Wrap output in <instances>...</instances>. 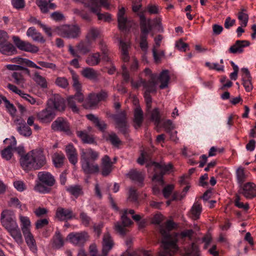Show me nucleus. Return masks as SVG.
Masks as SVG:
<instances>
[{"mask_svg": "<svg viewBox=\"0 0 256 256\" xmlns=\"http://www.w3.org/2000/svg\"><path fill=\"white\" fill-rule=\"evenodd\" d=\"M175 223L170 220H168L164 226H160V232L162 236V243L163 249L159 252V256H172V253L178 249L177 239L172 238L170 232L174 228Z\"/></svg>", "mask_w": 256, "mask_h": 256, "instance_id": "1", "label": "nucleus"}, {"mask_svg": "<svg viewBox=\"0 0 256 256\" xmlns=\"http://www.w3.org/2000/svg\"><path fill=\"white\" fill-rule=\"evenodd\" d=\"M20 162L24 170H38L46 164V158L43 150L36 148L22 156Z\"/></svg>", "mask_w": 256, "mask_h": 256, "instance_id": "2", "label": "nucleus"}, {"mask_svg": "<svg viewBox=\"0 0 256 256\" xmlns=\"http://www.w3.org/2000/svg\"><path fill=\"white\" fill-rule=\"evenodd\" d=\"M99 156L98 152L92 148L82 150L80 156L82 168L86 174H95L99 172L98 165L96 162Z\"/></svg>", "mask_w": 256, "mask_h": 256, "instance_id": "3", "label": "nucleus"}, {"mask_svg": "<svg viewBox=\"0 0 256 256\" xmlns=\"http://www.w3.org/2000/svg\"><path fill=\"white\" fill-rule=\"evenodd\" d=\"M58 35L68 38H76L80 34V28L78 25H63L56 28Z\"/></svg>", "mask_w": 256, "mask_h": 256, "instance_id": "4", "label": "nucleus"}, {"mask_svg": "<svg viewBox=\"0 0 256 256\" xmlns=\"http://www.w3.org/2000/svg\"><path fill=\"white\" fill-rule=\"evenodd\" d=\"M117 20L118 27L122 31H128L136 25L134 22L131 18L127 17L124 7L119 8L117 14Z\"/></svg>", "mask_w": 256, "mask_h": 256, "instance_id": "5", "label": "nucleus"}, {"mask_svg": "<svg viewBox=\"0 0 256 256\" xmlns=\"http://www.w3.org/2000/svg\"><path fill=\"white\" fill-rule=\"evenodd\" d=\"M152 165L154 166V171L156 172L152 180L158 182L160 184L163 185V176L172 168V164L170 163L166 164L163 162L158 163L152 162Z\"/></svg>", "mask_w": 256, "mask_h": 256, "instance_id": "6", "label": "nucleus"}, {"mask_svg": "<svg viewBox=\"0 0 256 256\" xmlns=\"http://www.w3.org/2000/svg\"><path fill=\"white\" fill-rule=\"evenodd\" d=\"M0 220L2 226L6 230L16 227L18 225L14 212L10 210H4L2 212Z\"/></svg>", "mask_w": 256, "mask_h": 256, "instance_id": "7", "label": "nucleus"}, {"mask_svg": "<svg viewBox=\"0 0 256 256\" xmlns=\"http://www.w3.org/2000/svg\"><path fill=\"white\" fill-rule=\"evenodd\" d=\"M128 210H125L121 216V222L114 224V230L120 236H124L127 232L126 227L132 224L131 220L127 217Z\"/></svg>", "mask_w": 256, "mask_h": 256, "instance_id": "8", "label": "nucleus"}, {"mask_svg": "<svg viewBox=\"0 0 256 256\" xmlns=\"http://www.w3.org/2000/svg\"><path fill=\"white\" fill-rule=\"evenodd\" d=\"M112 118L116 122V128L122 133L126 135L128 132L126 112L124 111L121 112L113 115Z\"/></svg>", "mask_w": 256, "mask_h": 256, "instance_id": "9", "label": "nucleus"}, {"mask_svg": "<svg viewBox=\"0 0 256 256\" xmlns=\"http://www.w3.org/2000/svg\"><path fill=\"white\" fill-rule=\"evenodd\" d=\"M12 40L16 46L21 50L31 53H36L39 50L38 46L21 40L18 36H13Z\"/></svg>", "mask_w": 256, "mask_h": 256, "instance_id": "10", "label": "nucleus"}, {"mask_svg": "<svg viewBox=\"0 0 256 256\" xmlns=\"http://www.w3.org/2000/svg\"><path fill=\"white\" fill-rule=\"evenodd\" d=\"M238 192L247 199H252L256 196V184L248 182L240 187Z\"/></svg>", "mask_w": 256, "mask_h": 256, "instance_id": "11", "label": "nucleus"}, {"mask_svg": "<svg viewBox=\"0 0 256 256\" xmlns=\"http://www.w3.org/2000/svg\"><path fill=\"white\" fill-rule=\"evenodd\" d=\"M48 106L52 109L58 111L64 110L66 106L64 99L58 94H54L48 102Z\"/></svg>", "mask_w": 256, "mask_h": 256, "instance_id": "12", "label": "nucleus"}, {"mask_svg": "<svg viewBox=\"0 0 256 256\" xmlns=\"http://www.w3.org/2000/svg\"><path fill=\"white\" fill-rule=\"evenodd\" d=\"M4 144H8V146L1 152V155L3 158L6 160H10L12 156L13 148L16 146V138L12 136L10 138H6L4 140Z\"/></svg>", "mask_w": 256, "mask_h": 256, "instance_id": "13", "label": "nucleus"}, {"mask_svg": "<svg viewBox=\"0 0 256 256\" xmlns=\"http://www.w3.org/2000/svg\"><path fill=\"white\" fill-rule=\"evenodd\" d=\"M68 239L74 244L82 246L88 240V235L86 232H73L68 234Z\"/></svg>", "mask_w": 256, "mask_h": 256, "instance_id": "14", "label": "nucleus"}, {"mask_svg": "<svg viewBox=\"0 0 256 256\" xmlns=\"http://www.w3.org/2000/svg\"><path fill=\"white\" fill-rule=\"evenodd\" d=\"M84 100V96L81 92V90L76 91L74 96H69L68 98V104L72 110L75 113L78 112L79 108L76 105V102H82Z\"/></svg>", "mask_w": 256, "mask_h": 256, "instance_id": "15", "label": "nucleus"}, {"mask_svg": "<svg viewBox=\"0 0 256 256\" xmlns=\"http://www.w3.org/2000/svg\"><path fill=\"white\" fill-rule=\"evenodd\" d=\"M56 114L54 110L48 106V107L38 114V120L42 122H50L54 118Z\"/></svg>", "mask_w": 256, "mask_h": 256, "instance_id": "16", "label": "nucleus"}, {"mask_svg": "<svg viewBox=\"0 0 256 256\" xmlns=\"http://www.w3.org/2000/svg\"><path fill=\"white\" fill-rule=\"evenodd\" d=\"M140 17V25L141 31V34L144 36L148 35V33L152 30V26L150 23V19H146L143 12L138 14Z\"/></svg>", "mask_w": 256, "mask_h": 256, "instance_id": "17", "label": "nucleus"}, {"mask_svg": "<svg viewBox=\"0 0 256 256\" xmlns=\"http://www.w3.org/2000/svg\"><path fill=\"white\" fill-rule=\"evenodd\" d=\"M250 42L246 40H237L228 49L230 54H240L244 52V48L249 46Z\"/></svg>", "mask_w": 256, "mask_h": 256, "instance_id": "18", "label": "nucleus"}, {"mask_svg": "<svg viewBox=\"0 0 256 256\" xmlns=\"http://www.w3.org/2000/svg\"><path fill=\"white\" fill-rule=\"evenodd\" d=\"M52 128L54 130L68 132L70 131V124L66 120L58 118L52 124Z\"/></svg>", "mask_w": 256, "mask_h": 256, "instance_id": "19", "label": "nucleus"}, {"mask_svg": "<svg viewBox=\"0 0 256 256\" xmlns=\"http://www.w3.org/2000/svg\"><path fill=\"white\" fill-rule=\"evenodd\" d=\"M38 177L39 180L48 186H52L56 183L54 176L48 172H40Z\"/></svg>", "mask_w": 256, "mask_h": 256, "instance_id": "20", "label": "nucleus"}, {"mask_svg": "<svg viewBox=\"0 0 256 256\" xmlns=\"http://www.w3.org/2000/svg\"><path fill=\"white\" fill-rule=\"evenodd\" d=\"M241 70L242 72V84L244 86L245 90L248 92H250L253 88V86L252 82V78L251 76L250 72L247 68H242Z\"/></svg>", "mask_w": 256, "mask_h": 256, "instance_id": "21", "label": "nucleus"}, {"mask_svg": "<svg viewBox=\"0 0 256 256\" xmlns=\"http://www.w3.org/2000/svg\"><path fill=\"white\" fill-rule=\"evenodd\" d=\"M56 216L60 221H66L75 217L71 209H66L61 207L57 208Z\"/></svg>", "mask_w": 256, "mask_h": 256, "instance_id": "22", "label": "nucleus"}, {"mask_svg": "<svg viewBox=\"0 0 256 256\" xmlns=\"http://www.w3.org/2000/svg\"><path fill=\"white\" fill-rule=\"evenodd\" d=\"M65 150L69 162L73 165H75L78 162V154L73 144L67 145Z\"/></svg>", "mask_w": 256, "mask_h": 256, "instance_id": "23", "label": "nucleus"}, {"mask_svg": "<svg viewBox=\"0 0 256 256\" xmlns=\"http://www.w3.org/2000/svg\"><path fill=\"white\" fill-rule=\"evenodd\" d=\"M112 166L110 158L107 155L104 156L102 160V174L104 176H108L112 171Z\"/></svg>", "mask_w": 256, "mask_h": 256, "instance_id": "24", "label": "nucleus"}, {"mask_svg": "<svg viewBox=\"0 0 256 256\" xmlns=\"http://www.w3.org/2000/svg\"><path fill=\"white\" fill-rule=\"evenodd\" d=\"M114 242L112 236L108 232L104 234L102 240V252L108 254L114 246Z\"/></svg>", "mask_w": 256, "mask_h": 256, "instance_id": "25", "label": "nucleus"}, {"mask_svg": "<svg viewBox=\"0 0 256 256\" xmlns=\"http://www.w3.org/2000/svg\"><path fill=\"white\" fill-rule=\"evenodd\" d=\"M24 236L26 242L30 248V250L34 253L37 252V246L36 240L31 232L22 233Z\"/></svg>", "mask_w": 256, "mask_h": 256, "instance_id": "26", "label": "nucleus"}, {"mask_svg": "<svg viewBox=\"0 0 256 256\" xmlns=\"http://www.w3.org/2000/svg\"><path fill=\"white\" fill-rule=\"evenodd\" d=\"M26 35L29 37H31L33 40L35 42H38L41 43H44L46 42L42 34L36 31L34 27H30L28 28L26 32Z\"/></svg>", "mask_w": 256, "mask_h": 256, "instance_id": "27", "label": "nucleus"}, {"mask_svg": "<svg viewBox=\"0 0 256 256\" xmlns=\"http://www.w3.org/2000/svg\"><path fill=\"white\" fill-rule=\"evenodd\" d=\"M6 230L16 243L18 244H21L22 243V236L18 225L16 227L14 226Z\"/></svg>", "mask_w": 256, "mask_h": 256, "instance_id": "28", "label": "nucleus"}, {"mask_svg": "<svg viewBox=\"0 0 256 256\" xmlns=\"http://www.w3.org/2000/svg\"><path fill=\"white\" fill-rule=\"evenodd\" d=\"M144 120L143 112L141 108L137 106L134 110V126L136 128H140Z\"/></svg>", "mask_w": 256, "mask_h": 256, "instance_id": "29", "label": "nucleus"}, {"mask_svg": "<svg viewBox=\"0 0 256 256\" xmlns=\"http://www.w3.org/2000/svg\"><path fill=\"white\" fill-rule=\"evenodd\" d=\"M169 72L168 70H163L158 78V82L160 83V88L164 89L168 87L170 80Z\"/></svg>", "mask_w": 256, "mask_h": 256, "instance_id": "30", "label": "nucleus"}, {"mask_svg": "<svg viewBox=\"0 0 256 256\" xmlns=\"http://www.w3.org/2000/svg\"><path fill=\"white\" fill-rule=\"evenodd\" d=\"M0 52L2 54L6 55L14 54L16 52V49L14 46L8 42L0 44Z\"/></svg>", "mask_w": 256, "mask_h": 256, "instance_id": "31", "label": "nucleus"}, {"mask_svg": "<svg viewBox=\"0 0 256 256\" xmlns=\"http://www.w3.org/2000/svg\"><path fill=\"white\" fill-rule=\"evenodd\" d=\"M100 53L98 52L90 54L86 60V63L90 66L98 65L101 60Z\"/></svg>", "mask_w": 256, "mask_h": 256, "instance_id": "32", "label": "nucleus"}, {"mask_svg": "<svg viewBox=\"0 0 256 256\" xmlns=\"http://www.w3.org/2000/svg\"><path fill=\"white\" fill-rule=\"evenodd\" d=\"M19 220L22 233L30 232L31 222L29 218L20 214Z\"/></svg>", "mask_w": 256, "mask_h": 256, "instance_id": "33", "label": "nucleus"}, {"mask_svg": "<svg viewBox=\"0 0 256 256\" xmlns=\"http://www.w3.org/2000/svg\"><path fill=\"white\" fill-rule=\"evenodd\" d=\"M128 175L132 180L138 182L140 186H142L144 176L143 173L136 170H132L129 172Z\"/></svg>", "mask_w": 256, "mask_h": 256, "instance_id": "34", "label": "nucleus"}, {"mask_svg": "<svg viewBox=\"0 0 256 256\" xmlns=\"http://www.w3.org/2000/svg\"><path fill=\"white\" fill-rule=\"evenodd\" d=\"M99 49L102 52V60L106 62H110V52L108 46L103 40H100L98 44Z\"/></svg>", "mask_w": 256, "mask_h": 256, "instance_id": "35", "label": "nucleus"}, {"mask_svg": "<svg viewBox=\"0 0 256 256\" xmlns=\"http://www.w3.org/2000/svg\"><path fill=\"white\" fill-rule=\"evenodd\" d=\"M81 74L84 78L90 80H96L98 76V72L96 70L89 67L83 68L81 72Z\"/></svg>", "mask_w": 256, "mask_h": 256, "instance_id": "36", "label": "nucleus"}, {"mask_svg": "<svg viewBox=\"0 0 256 256\" xmlns=\"http://www.w3.org/2000/svg\"><path fill=\"white\" fill-rule=\"evenodd\" d=\"M154 79V77L152 75L150 80L146 81V80H141L142 86L146 90L145 92L150 93L156 90V83L155 82Z\"/></svg>", "mask_w": 256, "mask_h": 256, "instance_id": "37", "label": "nucleus"}, {"mask_svg": "<svg viewBox=\"0 0 256 256\" xmlns=\"http://www.w3.org/2000/svg\"><path fill=\"white\" fill-rule=\"evenodd\" d=\"M16 130L20 135L25 137H28L32 134L31 128L26 124L23 120H22V122L19 123Z\"/></svg>", "mask_w": 256, "mask_h": 256, "instance_id": "38", "label": "nucleus"}, {"mask_svg": "<svg viewBox=\"0 0 256 256\" xmlns=\"http://www.w3.org/2000/svg\"><path fill=\"white\" fill-rule=\"evenodd\" d=\"M202 210V207L200 204L198 202H194L190 210V217L194 220L198 219L200 218Z\"/></svg>", "mask_w": 256, "mask_h": 256, "instance_id": "39", "label": "nucleus"}, {"mask_svg": "<svg viewBox=\"0 0 256 256\" xmlns=\"http://www.w3.org/2000/svg\"><path fill=\"white\" fill-rule=\"evenodd\" d=\"M236 176L237 182L240 188L244 184V182L247 178V175L244 172V168L242 166L238 167L236 170Z\"/></svg>", "mask_w": 256, "mask_h": 256, "instance_id": "40", "label": "nucleus"}, {"mask_svg": "<svg viewBox=\"0 0 256 256\" xmlns=\"http://www.w3.org/2000/svg\"><path fill=\"white\" fill-rule=\"evenodd\" d=\"M100 34V30L96 28H90L87 32L86 38L89 43L94 41Z\"/></svg>", "mask_w": 256, "mask_h": 256, "instance_id": "41", "label": "nucleus"}, {"mask_svg": "<svg viewBox=\"0 0 256 256\" xmlns=\"http://www.w3.org/2000/svg\"><path fill=\"white\" fill-rule=\"evenodd\" d=\"M238 20L240 22L242 26H246L248 20V15L247 14V10L244 8H242L238 14Z\"/></svg>", "mask_w": 256, "mask_h": 256, "instance_id": "42", "label": "nucleus"}, {"mask_svg": "<svg viewBox=\"0 0 256 256\" xmlns=\"http://www.w3.org/2000/svg\"><path fill=\"white\" fill-rule=\"evenodd\" d=\"M66 190L76 198H78L83 194L82 188L80 185H72L66 187Z\"/></svg>", "mask_w": 256, "mask_h": 256, "instance_id": "43", "label": "nucleus"}, {"mask_svg": "<svg viewBox=\"0 0 256 256\" xmlns=\"http://www.w3.org/2000/svg\"><path fill=\"white\" fill-rule=\"evenodd\" d=\"M33 80L35 82L42 88H46L48 87V83L46 78L38 72H35L34 74Z\"/></svg>", "mask_w": 256, "mask_h": 256, "instance_id": "44", "label": "nucleus"}, {"mask_svg": "<svg viewBox=\"0 0 256 256\" xmlns=\"http://www.w3.org/2000/svg\"><path fill=\"white\" fill-rule=\"evenodd\" d=\"M64 244L63 238L59 232H56L52 238V247L58 249Z\"/></svg>", "mask_w": 256, "mask_h": 256, "instance_id": "45", "label": "nucleus"}, {"mask_svg": "<svg viewBox=\"0 0 256 256\" xmlns=\"http://www.w3.org/2000/svg\"><path fill=\"white\" fill-rule=\"evenodd\" d=\"M76 135L82 140L84 143L93 144L94 142V138L88 134L86 132L77 131Z\"/></svg>", "mask_w": 256, "mask_h": 256, "instance_id": "46", "label": "nucleus"}, {"mask_svg": "<svg viewBox=\"0 0 256 256\" xmlns=\"http://www.w3.org/2000/svg\"><path fill=\"white\" fill-rule=\"evenodd\" d=\"M149 113L150 114L151 120L154 122L156 126H158L162 121L159 109L155 108Z\"/></svg>", "mask_w": 256, "mask_h": 256, "instance_id": "47", "label": "nucleus"}, {"mask_svg": "<svg viewBox=\"0 0 256 256\" xmlns=\"http://www.w3.org/2000/svg\"><path fill=\"white\" fill-rule=\"evenodd\" d=\"M64 156L62 154L56 153L52 156V162L56 168H60L64 164Z\"/></svg>", "mask_w": 256, "mask_h": 256, "instance_id": "48", "label": "nucleus"}, {"mask_svg": "<svg viewBox=\"0 0 256 256\" xmlns=\"http://www.w3.org/2000/svg\"><path fill=\"white\" fill-rule=\"evenodd\" d=\"M12 76L14 79V83L21 86H24V80L21 72H14L12 74Z\"/></svg>", "mask_w": 256, "mask_h": 256, "instance_id": "49", "label": "nucleus"}, {"mask_svg": "<svg viewBox=\"0 0 256 256\" xmlns=\"http://www.w3.org/2000/svg\"><path fill=\"white\" fill-rule=\"evenodd\" d=\"M52 0H37L36 4L40 8L42 13L46 14L48 12V3L51 2Z\"/></svg>", "mask_w": 256, "mask_h": 256, "instance_id": "50", "label": "nucleus"}, {"mask_svg": "<svg viewBox=\"0 0 256 256\" xmlns=\"http://www.w3.org/2000/svg\"><path fill=\"white\" fill-rule=\"evenodd\" d=\"M98 5L100 6L99 10L97 12H95L98 16V19L99 20H103L106 22H110L112 20L111 14L108 12H105L104 14L100 13L99 12L100 10V7L103 6L101 5L99 0Z\"/></svg>", "mask_w": 256, "mask_h": 256, "instance_id": "51", "label": "nucleus"}, {"mask_svg": "<svg viewBox=\"0 0 256 256\" xmlns=\"http://www.w3.org/2000/svg\"><path fill=\"white\" fill-rule=\"evenodd\" d=\"M2 101L4 104L5 107L10 114L12 115L15 114L16 110L14 105L10 103L6 96L2 98Z\"/></svg>", "mask_w": 256, "mask_h": 256, "instance_id": "52", "label": "nucleus"}, {"mask_svg": "<svg viewBox=\"0 0 256 256\" xmlns=\"http://www.w3.org/2000/svg\"><path fill=\"white\" fill-rule=\"evenodd\" d=\"M147 38L148 36H144V34H141L140 36V46L142 50L144 53V58L145 57V55L148 50V46L147 42Z\"/></svg>", "mask_w": 256, "mask_h": 256, "instance_id": "53", "label": "nucleus"}, {"mask_svg": "<svg viewBox=\"0 0 256 256\" xmlns=\"http://www.w3.org/2000/svg\"><path fill=\"white\" fill-rule=\"evenodd\" d=\"M100 102L96 94H91L88 96L87 104L88 106L92 108L96 106Z\"/></svg>", "mask_w": 256, "mask_h": 256, "instance_id": "54", "label": "nucleus"}, {"mask_svg": "<svg viewBox=\"0 0 256 256\" xmlns=\"http://www.w3.org/2000/svg\"><path fill=\"white\" fill-rule=\"evenodd\" d=\"M240 196L236 194L235 196L234 205L240 208H242L245 210H248L250 208L248 204L246 203L244 204L243 202H240Z\"/></svg>", "mask_w": 256, "mask_h": 256, "instance_id": "55", "label": "nucleus"}, {"mask_svg": "<svg viewBox=\"0 0 256 256\" xmlns=\"http://www.w3.org/2000/svg\"><path fill=\"white\" fill-rule=\"evenodd\" d=\"M72 86L74 88L76 91L81 90L82 86L78 80V76L74 71L72 72Z\"/></svg>", "mask_w": 256, "mask_h": 256, "instance_id": "56", "label": "nucleus"}, {"mask_svg": "<svg viewBox=\"0 0 256 256\" xmlns=\"http://www.w3.org/2000/svg\"><path fill=\"white\" fill-rule=\"evenodd\" d=\"M108 140L111 144L115 147L118 148L122 144V141L120 140L118 136L114 133H112L108 136Z\"/></svg>", "mask_w": 256, "mask_h": 256, "instance_id": "57", "label": "nucleus"}, {"mask_svg": "<svg viewBox=\"0 0 256 256\" xmlns=\"http://www.w3.org/2000/svg\"><path fill=\"white\" fill-rule=\"evenodd\" d=\"M34 190L36 192L42 194L48 193L50 192V188H47L44 184L41 183H38L34 187Z\"/></svg>", "mask_w": 256, "mask_h": 256, "instance_id": "58", "label": "nucleus"}, {"mask_svg": "<svg viewBox=\"0 0 256 256\" xmlns=\"http://www.w3.org/2000/svg\"><path fill=\"white\" fill-rule=\"evenodd\" d=\"M36 62L42 68H49L52 70H56V66L54 63L48 62L42 60H38Z\"/></svg>", "mask_w": 256, "mask_h": 256, "instance_id": "59", "label": "nucleus"}, {"mask_svg": "<svg viewBox=\"0 0 256 256\" xmlns=\"http://www.w3.org/2000/svg\"><path fill=\"white\" fill-rule=\"evenodd\" d=\"M56 84L58 86L65 88L68 85L67 79L64 77H58L56 80Z\"/></svg>", "mask_w": 256, "mask_h": 256, "instance_id": "60", "label": "nucleus"}, {"mask_svg": "<svg viewBox=\"0 0 256 256\" xmlns=\"http://www.w3.org/2000/svg\"><path fill=\"white\" fill-rule=\"evenodd\" d=\"M21 97L24 100L28 102L31 104H36L37 105H40V101H36L34 98L30 96V94L24 93V92L22 95Z\"/></svg>", "mask_w": 256, "mask_h": 256, "instance_id": "61", "label": "nucleus"}, {"mask_svg": "<svg viewBox=\"0 0 256 256\" xmlns=\"http://www.w3.org/2000/svg\"><path fill=\"white\" fill-rule=\"evenodd\" d=\"M150 156L148 152L144 150H142L141 151L140 156L138 158L137 162L140 164L142 165L144 164V162L148 160Z\"/></svg>", "mask_w": 256, "mask_h": 256, "instance_id": "62", "label": "nucleus"}, {"mask_svg": "<svg viewBox=\"0 0 256 256\" xmlns=\"http://www.w3.org/2000/svg\"><path fill=\"white\" fill-rule=\"evenodd\" d=\"M78 50L82 54H85L90 51L88 47L84 42H80L76 46Z\"/></svg>", "mask_w": 256, "mask_h": 256, "instance_id": "63", "label": "nucleus"}, {"mask_svg": "<svg viewBox=\"0 0 256 256\" xmlns=\"http://www.w3.org/2000/svg\"><path fill=\"white\" fill-rule=\"evenodd\" d=\"M80 217L81 219L82 224L84 226H89L91 221V218L86 213L82 212L80 214Z\"/></svg>", "mask_w": 256, "mask_h": 256, "instance_id": "64", "label": "nucleus"}]
</instances>
